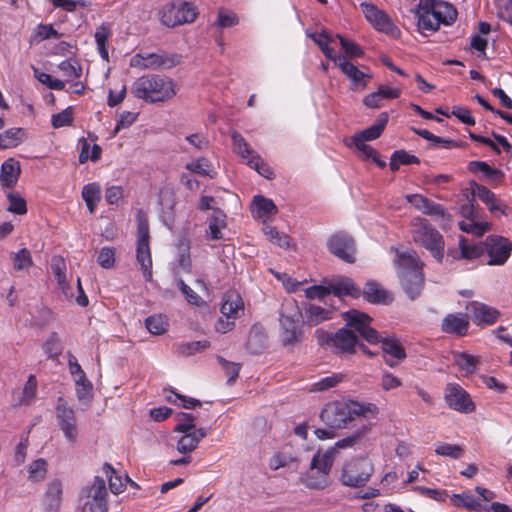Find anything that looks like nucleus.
Instances as JSON below:
<instances>
[{
  "label": "nucleus",
  "mask_w": 512,
  "mask_h": 512,
  "mask_svg": "<svg viewBox=\"0 0 512 512\" xmlns=\"http://www.w3.org/2000/svg\"><path fill=\"white\" fill-rule=\"evenodd\" d=\"M447 405L461 413H471L475 409L469 394L456 383H449L445 388L444 394Z\"/></svg>",
  "instance_id": "nucleus-16"
},
{
  "label": "nucleus",
  "mask_w": 512,
  "mask_h": 512,
  "mask_svg": "<svg viewBox=\"0 0 512 512\" xmlns=\"http://www.w3.org/2000/svg\"><path fill=\"white\" fill-rule=\"evenodd\" d=\"M63 499V484L59 479H53L47 484L42 498L45 512H58Z\"/></svg>",
  "instance_id": "nucleus-22"
},
{
  "label": "nucleus",
  "mask_w": 512,
  "mask_h": 512,
  "mask_svg": "<svg viewBox=\"0 0 512 512\" xmlns=\"http://www.w3.org/2000/svg\"><path fill=\"white\" fill-rule=\"evenodd\" d=\"M185 168L192 173H196L201 176L212 177V175L210 173L211 172V162L205 157H200V158L192 160L191 162H189L185 165Z\"/></svg>",
  "instance_id": "nucleus-56"
},
{
  "label": "nucleus",
  "mask_w": 512,
  "mask_h": 512,
  "mask_svg": "<svg viewBox=\"0 0 512 512\" xmlns=\"http://www.w3.org/2000/svg\"><path fill=\"white\" fill-rule=\"evenodd\" d=\"M131 93L147 103L166 102L176 95L177 85L170 77L148 74L133 82Z\"/></svg>",
  "instance_id": "nucleus-1"
},
{
  "label": "nucleus",
  "mask_w": 512,
  "mask_h": 512,
  "mask_svg": "<svg viewBox=\"0 0 512 512\" xmlns=\"http://www.w3.org/2000/svg\"><path fill=\"white\" fill-rule=\"evenodd\" d=\"M466 310L471 315L473 322L478 326L493 325L501 315L496 308L478 301L469 302L466 305Z\"/></svg>",
  "instance_id": "nucleus-19"
},
{
  "label": "nucleus",
  "mask_w": 512,
  "mask_h": 512,
  "mask_svg": "<svg viewBox=\"0 0 512 512\" xmlns=\"http://www.w3.org/2000/svg\"><path fill=\"white\" fill-rule=\"evenodd\" d=\"M180 63V56L168 53H138L130 59V66L138 69H169Z\"/></svg>",
  "instance_id": "nucleus-10"
},
{
  "label": "nucleus",
  "mask_w": 512,
  "mask_h": 512,
  "mask_svg": "<svg viewBox=\"0 0 512 512\" xmlns=\"http://www.w3.org/2000/svg\"><path fill=\"white\" fill-rule=\"evenodd\" d=\"M102 470L106 477H108L109 479V487L111 492L114 494H119L123 492L126 487V482L129 480V477L127 475H125L124 477L118 475L115 469L107 463L103 465Z\"/></svg>",
  "instance_id": "nucleus-41"
},
{
  "label": "nucleus",
  "mask_w": 512,
  "mask_h": 512,
  "mask_svg": "<svg viewBox=\"0 0 512 512\" xmlns=\"http://www.w3.org/2000/svg\"><path fill=\"white\" fill-rule=\"evenodd\" d=\"M483 245L490 258L489 265H503L512 251V243L507 238L499 235L486 237Z\"/></svg>",
  "instance_id": "nucleus-15"
},
{
  "label": "nucleus",
  "mask_w": 512,
  "mask_h": 512,
  "mask_svg": "<svg viewBox=\"0 0 512 512\" xmlns=\"http://www.w3.org/2000/svg\"><path fill=\"white\" fill-rule=\"evenodd\" d=\"M221 313L225 317L238 319L244 313V302L236 291H229L225 294L221 305Z\"/></svg>",
  "instance_id": "nucleus-25"
},
{
  "label": "nucleus",
  "mask_w": 512,
  "mask_h": 512,
  "mask_svg": "<svg viewBox=\"0 0 512 512\" xmlns=\"http://www.w3.org/2000/svg\"><path fill=\"white\" fill-rule=\"evenodd\" d=\"M76 385V394L80 401L90 399L92 397L93 386L86 374L80 375L74 379Z\"/></svg>",
  "instance_id": "nucleus-57"
},
{
  "label": "nucleus",
  "mask_w": 512,
  "mask_h": 512,
  "mask_svg": "<svg viewBox=\"0 0 512 512\" xmlns=\"http://www.w3.org/2000/svg\"><path fill=\"white\" fill-rule=\"evenodd\" d=\"M435 453L443 457L460 459L464 454V449L458 444L438 442L435 444Z\"/></svg>",
  "instance_id": "nucleus-49"
},
{
  "label": "nucleus",
  "mask_w": 512,
  "mask_h": 512,
  "mask_svg": "<svg viewBox=\"0 0 512 512\" xmlns=\"http://www.w3.org/2000/svg\"><path fill=\"white\" fill-rule=\"evenodd\" d=\"M468 170L472 173L481 172L489 179H498L502 176L500 170L492 168L484 161H471L468 164Z\"/></svg>",
  "instance_id": "nucleus-53"
},
{
  "label": "nucleus",
  "mask_w": 512,
  "mask_h": 512,
  "mask_svg": "<svg viewBox=\"0 0 512 512\" xmlns=\"http://www.w3.org/2000/svg\"><path fill=\"white\" fill-rule=\"evenodd\" d=\"M381 348L384 353L385 363L393 368L406 358V352L400 341L396 338H382L380 336Z\"/></svg>",
  "instance_id": "nucleus-21"
},
{
  "label": "nucleus",
  "mask_w": 512,
  "mask_h": 512,
  "mask_svg": "<svg viewBox=\"0 0 512 512\" xmlns=\"http://www.w3.org/2000/svg\"><path fill=\"white\" fill-rule=\"evenodd\" d=\"M112 32L111 27L107 23H102L100 26L96 28L95 31V42L97 45V50L101 56V58L105 61H109V54L107 49V42L110 38Z\"/></svg>",
  "instance_id": "nucleus-39"
},
{
  "label": "nucleus",
  "mask_w": 512,
  "mask_h": 512,
  "mask_svg": "<svg viewBox=\"0 0 512 512\" xmlns=\"http://www.w3.org/2000/svg\"><path fill=\"white\" fill-rule=\"evenodd\" d=\"M378 407L375 404H361L356 401H336L329 403L322 410L320 417L329 427L341 429L347 426L355 416L375 417Z\"/></svg>",
  "instance_id": "nucleus-2"
},
{
  "label": "nucleus",
  "mask_w": 512,
  "mask_h": 512,
  "mask_svg": "<svg viewBox=\"0 0 512 512\" xmlns=\"http://www.w3.org/2000/svg\"><path fill=\"white\" fill-rule=\"evenodd\" d=\"M206 435L207 432L203 428L183 433L177 442V450L183 454L194 451L198 447L199 442L206 437Z\"/></svg>",
  "instance_id": "nucleus-32"
},
{
  "label": "nucleus",
  "mask_w": 512,
  "mask_h": 512,
  "mask_svg": "<svg viewBox=\"0 0 512 512\" xmlns=\"http://www.w3.org/2000/svg\"><path fill=\"white\" fill-rule=\"evenodd\" d=\"M233 151L239 155L251 168L255 169L260 175L270 179L273 176L271 167L251 149L244 137L234 131L231 134Z\"/></svg>",
  "instance_id": "nucleus-9"
},
{
  "label": "nucleus",
  "mask_w": 512,
  "mask_h": 512,
  "mask_svg": "<svg viewBox=\"0 0 512 512\" xmlns=\"http://www.w3.org/2000/svg\"><path fill=\"white\" fill-rule=\"evenodd\" d=\"M363 295L370 303L386 304L392 300V297L378 283L373 281L366 283Z\"/></svg>",
  "instance_id": "nucleus-36"
},
{
  "label": "nucleus",
  "mask_w": 512,
  "mask_h": 512,
  "mask_svg": "<svg viewBox=\"0 0 512 512\" xmlns=\"http://www.w3.org/2000/svg\"><path fill=\"white\" fill-rule=\"evenodd\" d=\"M335 458V448H330L326 450L325 452H317L311 461V467L310 469L312 471H317L320 473V478L316 482H309L308 488L310 489H316L321 490L328 486L329 484V473L331 471V468L333 466Z\"/></svg>",
  "instance_id": "nucleus-12"
},
{
  "label": "nucleus",
  "mask_w": 512,
  "mask_h": 512,
  "mask_svg": "<svg viewBox=\"0 0 512 512\" xmlns=\"http://www.w3.org/2000/svg\"><path fill=\"white\" fill-rule=\"evenodd\" d=\"M452 362L457 367L462 376L474 374L480 363L479 358L466 352H453Z\"/></svg>",
  "instance_id": "nucleus-29"
},
{
  "label": "nucleus",
  "mask_w": 512,
  "mask_h": 512,
  "mask_svg": "<svg viewBox=\"0 0 512 512\" xmlns=\"http://www.w3.org/2000/svg\"><path fill=\"white\" fill-rule=\"evenodd\" d=\"M332 311L318 305L310 304L305 308V320L309 326H316L332 318Z\"/></svg>",
  "instance_id": "nucleus-37"
},
{
  "label": "nucleus",
  "mask_w": 512,
  "mask_h": 512,
  "mask_svg": "<svg viewBox=\"0 0 512 512\" xmlns=\"http://www.w3.org/2000/svg\"><path fill=\"white\" fill-rule=\"evenodd\" d=\"M335 37L339 40L344 51L342 56L347 57V60L357 59L364 55L363 49L355 42L342 37L340 34L335 35Z\"/></svg>",
  "instance_id": "nucleus-50"
},
{
  "label": "nucleus",
  "mask_w": 512,
  "mask_h": 512,
  "mask_svg": "<svg viewBox=\"0 0 512 512\" xmlns=\"http://www.w3.org/2000/svg\"><path fill=\"white\" fill-rule=\"evenodd\" d=\"M251 212L254 218L267 221L271 216L277 214L278 209L274 202L262 195L253 197L251 204Z\"/></svg>",
  "instance_id": "nucleus-27"
},
{
  "label": "nucleus",
  "mask_w": 512,
  "mask_h": 512,
  "mask_svg": "<svg viewBox=\"0 0 512 512\" xmlns=\"http://www.w3.org/2000/svg\"><path fill=\"white\" fill-rule=\"evenodd\" d=\"M36 392H37L36 377L34 375H30L23 387L20 404H22V405L30 404L34 400V398L36 396Z\"/></svg>",
  "instance_id": "nucleus-60"
},
{
  "label": "nucleus",
  "mask_w": 512,
  "mask_h": 512,
  "mask_svg": "<svg viewBox=\"0 0 512 512\" xmlns=\"http://www.w3.org/2000/svg\"><path fill=\"white\" fill-rule=\"evenodd\" d=\"M344 319L348 326L370 344H377L380 341V334L371 327L372 318L368 314L353 309L344 313Z\"/></svg>",
  "instance_id": "nucleus-13"
},
{
  "label": "nucleus",
  "mask_w": 512,
  "mask_h": 512,
  "mask_svg": "<svg viewBox=\"0 0 512 512\" xmlns=\"http://www.w3.org/2000/svg\"><path fill=\"white\" fill-rule=\"evenodd\" d=\"M146 328L154 335H162L168 329V321L163 315H153L146 319Z\"/></svg>",
  "instance_id": "nucleus-54"
},
{
  "label": "nucleus",
  "mask_w": 512,
  "mask_h": 512,
  "mask_svg": "<svg viewBox=\"0 0 512 512\" xmlns=\"http://www.w3.org/2000/svg\"><path fill=\"white\" fill-rule=\"evenodd\" d=\"M448 498L453 506L456 508H464L469 512L488 510V507L483 506L477 498L467 491L449 495Z\"/></svg>",
  "instance_id": "nucleus-31"
},
{
  "label": "nucleus",
  "mask_w": 512,
  "mask_h": 512,
  "mask_svg": "<svg viewBox=\"0 0 512 512\" xmlns=\"http://www.w3.org/2000/svg\"><path fill=\"white\" fill-rule=\"evenodd\" d=\"M107 489L105 480L102 477L95 476L91 485L83 488L80 501L83 512H107Z\"/></svg>",
  "instance_id": "nucleus-6"
},
{
  "label": "nucleus",
  "mask_w": 512,
  "mask_h": 512,
  "mask_svg": "<svg viewBox=\"0 0 512 512\" xmlns=\"http://www.w3.org/2000/svg\"><path fill=\"white\" fill-rule=\"evenodd\" d=\"M362 12L364 13L367 21L378 31L394 35L397 28L392 23L388 15L379 10L375 5L371 3H361Z\"/></svg>",
  "instance_id": "nucleus-18"
},
{
  "label": "nucleus",
  "mask_w": 512,
  "mask_h": 512,
  "mask_svg": "<svg viewBox=\"0 0 512 512\" xmlns=\"http://www.w3.org/2000/svg\"><path fill=\"white\" fill-rule=\"evenodd\" d=\"M460 256L458 258L466 260H475L482 256L484 247L481 244H469L467 239H459Z\"/></svg>",
  "instance_id": "nucleus-42"
},
{
  "label": "nucleus",
  "mask_w": 512,
  "mask_h": 512,
  "mask_svg": "<svg viewBox=\"0 0 512 512\" xmlns=\"http://www.w3.org/2000/svg\"><path fill=\"white\" fill-rule=\"evenodd\" d=\"M55 417L57 426L62 431L65 439L70 443H76L78 439V427L74 410L67 405L63 398H59L56 408Z\"/></svg>",
  "instance_id": "nucleus-11"
},
{
  "label": "nucleus",
  "mask_w": 512,
  "mask_h": 512,
  "mask_svg": "<svg viewBox=\"0 0 512 512\" xmlns=\"http://www.w3.org/2000/svg\"><path fill=\"white\" fill-rule=\"evenodd\" d=\"M59 70L67 81L78 79L82 75V67L75 59H66L58 65Z\"/></svg>",
  "instance_id": "nucleus-47"
},
{
  "label": "nucleus",
  "mask_w": 512,
  "mask_h": 512,
  "mask_svg": "<svg viewBox=\"0 0 512 512\" xmlns=\"http://www.w3.org/2000/svg\"><path fill=\"white\" fill-rule=\"evenodd\" d=\"M312 40L318 45L323 54L331 61L336 64L339 59L343 56L341 54H337L330 47V44L334 41L336 37L329 35L327 32L323 31L321 33H315L310 36Z\"/></svg>",
  "instance_id": "nucleus-34"
},
{
  "label": "nucleus",
  "mask_w": 512,
  "mask_h": 512,
  "mask_svg": "<svg viewBox=\"0 0 512 512\" xmlns=\"http://www.w3.org/2000/svg\"><path fill=\"white\" fill-rule=\"evenodd\" d=\"M396 252L397 258L395 265L399 277H402L403 271H411L422 269L423 263L420 261L417 253L413 250L399 251L398 249L391 248Z\"/></svg>",
  "instance_id": "nucleus-26"
},
{
  "label": "nucleus",
  "mask_w": 512,
  "mask_h": 512,
  "mask_svg": "<svg viewBox=\"0 0 512 512\" xmlns=\"http://www.w3.org/2000/svg\"><path fill=\"white\" fill-rule=\"evenodd\" d=\"M74 111L71 106L62 110L61 112L52 115L51 123L56 129L70 126L73 122Z\"/></svg>",
  "instance_id": "nucleus-58"
},
{
  "label": "nucleus",
  "mask_w": 512,
  "mask_h": 512,
  "mask_svg": "<svg viewBox=\"0 0 512 512\" xmlns=\"http://www.w3.org/2000/svg\"><path fill=\"white\" fill-rule=\"evenodd\" d=\"M374 470V464L368 457H354L343 463L339 481L346 487L361 488L370 481Z\"/></svg>",
  "instance_id": "nucleus-5"
},
{
  "label": "nucleus",
  "mask_w": 512,
  "mask_h": 512,
  "mask_svg": "<svg viewBox=\"0 0 512 512\" xmlns=\"http://www.w3.org/2000/svg\"><path fill=\"white\" fill-rule=\"evenodd\" d=\"M47 462L39 458L28 466V479L32 482H41L47 474Z\"/></svg>",
  "instance_id": "nucleus-51"
},
{
  "label": "nucleus",
  "mask_w": 512,
  "mask_h": 512,
  "mask_svg": "<svg viewBox=\"0 0 512 512\" xmlns=\"http://www.w3.org/2000/svg\"><path fill=\"white\" fill-rule=\"evenodd\" d=\"M335 65L350 81V89L352 91L360 92L365 90L368 85V81L373 77L367 67H363V69H361L351 61L347 60V57L345 56L339 59Z\"/></svg>",
  "instance_id": "nucleus-14"
},
{
  "label": "nucleus",
  "mask_w": 512,
  "mask_h": 512,
  "mask_svg": "<svg viewBox=\"0 0 512 512\" xmlns=\"http://www.w3.org/2000/svg\"><path fill=\"white\" fill-rule=\"evenodd\" d=\"M419 159L404 150L395 151L391 157L390 168L392 171L399 169L400 165L419 164Z\"/></svg>",
  "instance_id": "nucleus-52"
},
{
  "label": "nucleus",
  "mask_w": 512,
  "mask_h": 512,
  "mask_svg": "<svg viewBox=\"0 0 512 512\" xmlns=\"http://www.w3.org/2000/svg\"><path fill=\"white\" fill-rule=\"evenodd\" d=\"M226 214L218 209H213V212L208 220V229L206 237L209 240H220L223 238V230L226 229Z\"/></svg>",
  "instance_id": "nucleus-30"
},
{
  "label": "nucleus",
  "mask_w": 512,
  "mask_h": 512,
  "mask_svg": "<svg viewBox=\"0 0 512 512\" xmlns=\"http://www.w3.org/2000/svg\"><path fill=\"white\" fill-rule=\"evenodd\" d=\"M239 23V17L232 11L220 10L215 25L219 28H229Z\"/></svg>",
  "instance_id": "nucleus-64"
},
{
  "label": "nucleus",
  "mask_w": 512,
  "mask_h": 512,
  "mask_svg": "<svg viewBox=\"0 0 512 512\" xmlns=\"http://www.w3.org/2000/svg\"><path fill=\"white\" fill-rule=\"evenodd\" d=\"M330 294L335 296H351L353 298H359L361 290L356 286L354 281L347 277L336 278L329 283Z\"/></svg>",
  "instance_id": "nucleus-28"
},
{
  "label": "nucleus",
  "mask_w": 512,
  "mask_h": 512,
  "mask_svg": "<svg viewBox=\"0 0 512 512\" xmlns=\"http://www.w3.org/2000/svg\"><path fill=\"white\" fill-rule=\"evenodd\" d=\"M412 491L438 502H445L449 497L446 490L432 489L423 486H414Z\"/></svg>",
  "instance_id": "nucleus-61"
},
{
  "label": "nucleus",
  "mask_w": 512,
  "mask_h": 512,
  "mask_svg": "<svg viewBox=\"0 0 512 512\" xmlns=\"http://www.w3.org/2000/svg\"><path fill=\"white\" fill-rule=\"evenodd\" d=\"M197 17L196 7L189 2L169 3L159 11L161 23L169 28L192 23Z\"/></svg>",
  "instance_id": "nucleus-8"
},
{
  "label": "nucleus",
  "mask_w": 512,
  "mask_h": 512,
  "mask_svg": "<svg viewBox=\"0 0 512 512\" xmlns=\"http://www.w3.org/2000/svg\"><path fill=\"white\" fill-rule=\"evenodd\" d=\"M329 251L348 263L355 262L354 240L345 233L334 234L327 243Z\"/></svg>",
  "instance_id": "nucleus-17"
},
{
  "label": "nucleus",
  "mask_w": 512,
  "mask_h": 512,
  "mask_svg": "<svg viewBox=\"0 0 512 512\" xmlns=\"http://www.w3.org/2000/svg\"><path fill=\"white\" fill-rule=\"evenodd\" d=\"M82 198L90 213H94L97 204L101 200V186L97 182L86 184L82 188Z\"/></svg>",
  "instance_id": "nucleus-38"
},
{
  "label": "nucleus",
  "mask_w": 512,
  "mask_h": 512,
  "mask_svg": "<svg viewBox=\"0 0 512 512\" xmlns=\"http://www.w3.org/2000/svg\"><path fill=\"white\" fill-rule=\"evenodd\" d=\"M302 314L297 302L285 300L280 311V338L284 346H295L303 339L300 326Z\"/></svg>",
  "instance_id": "nucleus-3"
},
{
  "label": "nucleus",
  "mask_w": 512,
  "mask_h": 512,
  "mask_svg": "<svg viewBox=\"0 0 512 512\" xmlns=\"http://www.w3.org/2000/svg\"><path fill=\"white\" fill-rule=\"evenodd\" d=\"M411 235L416 244L431 252L432 256L442 262L445 243L443 236L424 218H414L411 221Z\"/></svg>",
  "instance_id": "nucleus-4"
},
{
  "label": "nucleus",
  "mask_w": 512,
  "mask_h": 512,
  "mask_svg": "<svg viewBox=\"0 0 512 512\" xmlns=\"http://www.w3.org/2000/svg\"><path fill=\"white\" fill-rule=\"evenodd\" d=\"M210 347L208 340L181 343L178 346V352L184 356H191L200 353Z\"/></svg>",
  "instance_id": "nucleus-55"
},
{
  "label": "nucleus",
  "mask_w": 512,
  "mask_h": 512,
  "mask_svg": "<svg viewBox=\"0 0 512 512\" xmlns=\"http://www.w3.org/2000/svg\"><path fill=\"white\" fill-rule=\"evenodd\" d=\"M401 284L410 299L414 300L422 291L424 276L422 269L403 271Z\"/></svg>",
  "instance_id": "nucleus-24"
},
{
  "label": "nucleus",
  "mask_w": 512,
  "mask_h": 512,
  "mask_svg": "<svg viewBox=\"0 0 512 512\" xmlns=\"http://www.w3.org/2000/svg\"><path fill=\"white\" fill-rule=\"evenodd\" d=\"M358 346L356 335L349 329L341 328L333 334L332 351L338 355L353 354Z\"/></svg>",
  "instance_id": "nucleus-20"
},
{
  "label": "nucleus",
  "mask_w": 512,
  "mask_h": 512,
  "mask_svg": "<svg viewBox=\"0 0 512 512\" xmlns=\"http://www.w3.org/2000/svg\"><path fill=\"white\" fill-rule=\"evenodd\" d=\"M370 429V425H363L360 429L355 431L350 436L338 440L335 443V446L333 447L335 448V453L337 452V449L351 448L358 444L361 441V439L370 431Z\"/></svg>",
  "instance_id": "nucleus-46"
},
{
  "label": "nucleus",
  "mask_w": 512,
  "mask_h": 512,
  "mask_svg": "<svg viewBox=\"0 0 512 512\" xmlns=\"http://www.w3.org/2000/svg\"><path fill=\"white\" fill-rule=\"evenodd\" d=\"M51 268H52L53 274H54V276L57 280V283H58L60 289L62 290L64 296L66 298L73 297V293L71 292V289L66 280V274H65L66 266H65L63 259H61V258L53 259Z\"/></svg>",
  "instance_id": "nucleus-40"
},
{
  "label": "nucleus",
  "mask_w": 512,
  "mask_h": 512,
  "mask_svg": "<svg viewBox=\"0 0 512 512\" xmlns=\"http://www.w3.org/2000/svg\"><path fill=\"white\" fill-rule=\"evenodd\" d=\"M32 257L28 249L23 248L13 254V267L16 270H24L32 265Z\"/></svg>",
  "instance_id": "nucleus-62"
},
{
  "label": "nucleus",
  "mask_w": 512,
  "mask_h": 512,
  "mask_svg": "<svg viewBox=\"0 0 512 512\" xmlns=\"http://www.w3.org/2000/svg\"><path fill=\"white\" fill-rule=\"evenodd\" d=\"M116 251L114 248L111 247H103L101 248L97 261L99 265L104 269H111L115 265L116 257H115Z\"/></svg>",
  "instance_id": "nucleus-63"
},
{
  "label": "nucleus",
  "mask_w": 512,
  "mask_h": 512,
  "mask_svg": "<svg viewBox=\"0 0 512 512\" xmlns=\"http://www.w3.org/2000/svg\"><path fill=\"white\" fill-rule=\"evenodd\" d=\"M137 226L136 258L146 281L152 280V257L149 246V225L147 220L139 212Z\"/></svg>",
  "instance_id": "nucleus-7"
},
{
  "label": "nucleus",
  "mask_w": 512,
  "mask_h": 512,
  "mask_svg": "<svg viewBox=\"0 0 512 512\" xmlns=\"http://www.w3.org/2000/svg\"><path fill=\"white\" fill-rule=\"evenodd\" d=\"M25 132L21 128H11L1 133L0 148L6 149L18 146L24 139Z\"/></svg>",
  "instance_id": "nucleus-45"
},
{
  "label": "nucleus",
  "mask_w": 512,
  "mask_h": 512,
  "mask_svg": "<svg viewBox=\"0 0 512 512\" xmlns=\"http://www.w3.org/2000/svg\"><path fill=\"white\" fill-rule=\"evenodd\" d=\"M263 232L266 235L267 239L273 244L285 249L291 246L290 237L285 233L279 232L275 227L266 225L263 228Z\"/></svg>",
  "instance_id": "nucleus-48"
},
{
  "label": "nucleus",
  "mask_w": 512,
  "mask_h": 512,
  "mask_svg": "<svg viewBox=\"0 0 512 512\" xmlns=\"http://www.w3.org/2000/svg\"><path fill=\"white\" fill-rule=\"evenodd\" d=\"M388 118L389 116L387 112L380 113L375 124L359 133L354 134L353 138L362 139L364 141H372L377 139L382 134L388 122Z\"/></svg>",
  "instance_id": "nucleus-35"
},
{
  "label": "nucleus",
  "mask_w": 512,
  "mask_h": 512,
  "mask_svg": "<svg viewBox=\"0 0 512 512\" xmlns=\"http://www.w3.org/2000/svg\"><path fill=\"white\" fill-rule=\"evenodd\" d=\"M433 8L436 15L440 18L441 22L445 25H449L454 22L457 18L456 9L449 3L446 2H434L433 6H429Z\"/></svg>",
  "instance_id": "nucleus-44"
},
{
  "label": "nucleus",
  "mask_w": 512,
  "mask_h": 512,
  "mask_svg": "<svg viewBox=\"0 0 512 512\" xmlns=\"http://www.w3.org/2000/svg\"><path fill=\"white\" fill-rule=\"evenodd\" d=\"M21 172L20 163L13 159H7L1 167L0 179L4 186L12 187L18 181Z\"/></svg>",
  "instance_id": "nucleus-33"
},
{
  "label": "nucleus",
  "mask_w": 512,
  "mask_h": 512,
  "mask_svg": "<svg viewBox=\"0 0 512 512\" xmlns=\"http://www.w3.org/2000/svg\"><path fill=\"white\" fill-rule=\"evenodd\" d=\"M440 18L436 15L433 8H426V11L421 13L418 17V26L422 30L436 31L441 24Z\"/></svg>",
  "instance_id": "nucleus-43"
},
{
  "label": "nucleus",
  "mask_w": 512,
  "mask_h": 512,
  "mask_svg": "<svg viewBox=\"0 0 512 512\" xmlns=\"http://www.w3.org/2000/svg\"><path fill=\"white\" fill-rule=\"evenodd\" d=\"M469 329V317L463 313H451L446 315L441 323V330L456 336H465Z\"/></svg>",
  "instance_id": "nucleus-23"
},
{
  "label": "nucleus",
  "mask_w": 512,
  "mask_h": 512,
  "mask_svg": "<svg viewBox=\"0 0 512 512\" xmlns=\"http://www.w3.org/2000/svg\"><path fill=\"white\" fill-rule=\"evenodd\" d=\"M178 250V267L183 271H188L191 267L189 243L185 240L180 241V243L178 244Z\"/></svg>",
  "instance_id": "nucleus-59"
}]
</instances>
